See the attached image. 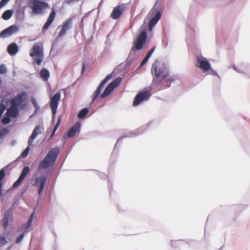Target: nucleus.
I'll use <instances>...</instances> for the list:
<instances>
[{
  "instance_id": "nucleus-14",
  "label": "nucleus",
  "mask_w": 250,
  "mask_h": 250,
  "mask_svg": "<svg viewBox=\"0 0 250 250\" xmlns=\"http://www.w3.org/2000/svg\"><path fill=\"white\" fill-rule=\"evenodd\" d=\"M19 28L18 26L15 25H11L8 28L3 30L0 33V38H6L12 35L18 31Z\"/></svg>"
},
{
  "instance_id": "nucleus-31",
  "label": "nucleus",
  "mask_w": 250,
  "mask_h": 250,
  "mask_svg": "<svg viewBox=\"0 0 250 250\" xmlns=\"http://www.w3.org/2000/svg\"><path fill=\"white\" fill-rule=\"evenodd\" d=\"M7 69L4 64L0 65V74H4L6 72Z\"/></svg>"
},
{
  "instance_id": "nucleus-40",
  "label": "nucleus",
  "mask_w": 250,
  "mask_h": 250,
  "mask_svg": "<svg viewBox=\"0 0 250 250\" xmlns=\"http://www.w3.org/2000/svg\"><path fill=\"white\" fill-rule=\"evenodd\" d=\"M32 103H33V105H34L35 107H36V106H37V103H36V101H35V100H34V101L32 102Z\"/></svg>"
},
{
  "instance_id": "nucleus-5",
  "label": "nucleus",
  "mask_w": 250,
  "mask_h": 250,
  "mask_svg": "<svg viewBox=\"0 0 250 250\" xmlns=\"http://www.w3.org/2000/svg\"><path fill=\"white\" fill-rule=\"evenodd\" d=\"M146 38V32L145 31H143L137 37L136 41L133 42L132 50L133 51L141 50L145 43Z\"/></svg>"
},
{
  "instance_id": "nucleus-13",
  "label": "nucleus",
  "mask_w": 250,
  "mask_h": 250,
  "mask_svg": "<svg viewBox=\"0 0 250 250\" xmlns=\"http://www.w3.org/2000/svg\"><path fill=\"white\" fill-rule=\"evenodd\" d=\"M112 76V74H108L107 75L105 78L101 82L100 84L99 85L98 87H97V89L95 91V92L93 94V97L92 98V102H94L95 100L100 95L101 90L104 87V85L105 83H106L111 78Z\"/></svg>"
},
{
  "instance_id": "nucleus-2",
  "label": "nucleus",
  "mask_w": 250,
  "mask_h": 250,
  "mask_svg": "<svg viewBox=\"0 0 250 250\" xmlns=\"http://www.w3.org/2000/svg\"><path fill=\"white\" fill-rule=\"evenodd\" d=\"M59 147L51 149L44 159L39 165V169H46L55 165L56 159L59 154Z\"/></svg>"
},
{
  "instance_id": "nucleus-3",
  "label": "nucleus",
  "mask_w": 250,
  "mask_h": 250,
  "mask_svg": "<svg viewBox=\"0 0 250 250\" xmlns=\"http://www.w3.org/2000/svg\"><path fill=\"white\" fill-rule=\"evenodd\" d=\"M29 6L33 15H42L45 10L48 8V4L44 1L32 0L30 2Z\"/></svg>"
},
{
  "instance_id": "nucleus-39",
  "label": "nucleus",
  "mask_w": 250,
  "mask_h": 250,
  "mask_svg": "<svg viewBox=\"0 0 250 250\" xmlns=\"http://www.w3.org/2000/svg\"><path fill=\"white\" fill-rule=\"evenodd\" d=\"M57 129H55V127H54L52 132L51 133L50 138H52L54 135L56 131L57 130Z\"/></svg>"
},
{
  "instance_id": "nucleus-29",
  "label": "nucleus",
  "mask_w": 250,
  "mask_h": 250,
  "mask_svg": "<svg viewBox=\"0 0 250 250\" xmlns=\"http://www.w3.org/2000/svg\"><path fill=\"white\" fill-rule=\"evenodd\" d=\"M30 146H28L21 153V156L22 157H26L28 154L29 151L30 150Z\"/></svg>"
},
{
  "instance_id": "nucleus-9",
  "label": "nucleus",
  "mask_w": 250,
  "mask_h": 250,
  "mask_svg": "<svg viewBox=\"0 0 250 250\" xmlns=\"http://www.w3.org/2000/svg\"><path fill=\"white\" fill-rule=\"evenodd\" d=\"M46 181V178L44 175L40 176L35 179L34 185L39 188L38 194L42 196L44 188Z\"/></svg>"
},
{
  "instance_id": "nucleus-11",
  "label": "nucleus",
  "mask_w": 250,
  "mask_h": 250,
  "mask_svg": "<svg viewBox=\"0 0 250 250\" xmlns=\"http://www.w3.org/2000/svg\"><path fill=\"white\" fill-rule=\"evenodd\" d=\"M26 99V93L25 92H21L17 94V95L13 98L10 101L11 105H13L18 107L21 105L22 103Z\"/></svg>"
},
{
  "instance_id": "nucleus-15",
  "label": "nucleus",
  "mask_w": 250,
  "mask_h": 250,
  "mask_svg": "<svg viewBox=\"0 0 250 250\" xmlns=\"http://www.w3.org/2000/svg\"><path fill=\"white\" fill-rule=\"evenodd\" d=\"M197 61V67L206 71L208 70L210 68V64L206 59L198 57Z\"/></svg>"
},
{
  "instance_id": "nucleus-37",
  "label": "nucleus",
  "mask_w": 250,
  "mask_h": 250,
  "mask_svg": "<svg viewBox=\"0 0 250 250\" xmlns=\"http://www.w3.org/2000/svg\"><path fill=\"white\" fill-rule=\"evenodd\" d=\"M155 50V47H153L152 48H151L147 53V54L146 55V56H147L148 57L150 58V57L151 56V55H152V54L153 53V52H154Z\"/></svg>"
},
{
  "instance_id": "nucleus-10",
  "label": "nucleus",
  "mask_w": 250,
  "mask_h": 250,
  "mask_svg": "<svg viewBox=\"0 0 250 250\" xmlns=\"http://www.w3.org/2000/svg\"><path fill=\"white\" fill-rule=\"evenodd\" d=\"M149 92L148 91H142L139 92L135 96L133 104L137 106L144 100H147L150 97Z\"/></svg>"
},
{
  "instance_id": "nucleus-8",
  "label": "nucleus",
  "mask_w": 250,
  "mask_h": 250,
  "mask_svg": "<svg viewBox=\"0 0 250 250\" xmlns=\"http://www.w3.org/2000/svg\"><path fill=\"white\" fill-rule=\"evenodd\" d=\"M61 99V93L60 92L56 93L51 98L50 106L52 111V120L54 121L55 114L56 113L58 104Z\"/></svg>"
},
{
  "instance_id": "nucleus-27",
  "label": "nucleus",
  "mask_w": 250,
  "mask_h": 250,
  "mask_svg": "<svg viewBox=\"0 0 250 250\" xmlns=\"http://www.w3.org/2000/svg\"><path fill=\"white\" fill-rule=\"evenodd\" d=\"M5 175V172L4 168H2L0 170V194L1 193V191H2V180L4 177Z\"/></svg>"
},
{
  "instance_id": "nucleus-41",
  "label": "nucleus",
  "mask_w": 250,
  "mask_h": 250,
  "mask_svg": "<svg viewBox=\"0 0 250 250\" xmlns=\"http://www.w3.org/2000/svg\"><path fill=\"white\" fill-rule=\"evenodd\" d=\"M84 69H85V64H84V63H83V67H82V72L84 71Z\"/></svg>"
},
{
  "instance_id": "nucleus-18",
  "label": "nucleus",
  "mask_w": 250,
  "mask_h": 250,
  "mask_svg": "<svg viewBox=\"0 0 250 250\" xmlns=\"http://www.w3.org/2000/svg\"><path fill=\"white\" fill-rule=\"evenodd\" d=\"M19 114V110L17 107L13 105H11L6 111V115L9 116L11 118L16 117Z\"/></svg>"
},
{
  "instance_id": "nucleus-22",
  "label": "nucleus",
  "mask_w": 250,
  "mask_h": 250,
  "mask_svg": "<svg viewBox=\"0 0 250 250\" xmlns=\"http://www.w3.org/2000/svg\"><path fill=\"white\" fill-rule=\"evenodd\" d=\"M161 17V12L158 11L156 13L154 17H153L150 21L148 26L149 28L153 27L159 21Z\"/></svg>"
},
{
  "instance_id": "nucleus-20",
  "label": "nucleus",
  "mask_w": 250,
  "mask_h": 250,
  "mask_svg": "<svg viewBox=\"0 0 250 250\" xmlns=\"http://www.w3.org/2000/svg\"><path fill=\"white\" fill-rule=\"evenodd\" d=\"M34 213L35 211L32 212L27 222L22 226L21 229L24 232L29 231V229L31 227L32 221L34 218Z\"/></svg>"
},
{
  "instance_id": "nucleus-21",
  "label": "nucleus",
  "mask_w": 250,
  "mask_h": 250,
  "mask_svg": "<svg viewBox=\"0 0 250 250\" xmlns=\"http://www.w3.org/2000/svg\"><path fill=\"white\" fill-rule=\"evenodd\" d=\"M7 50L10 55H14L18 52V47L16 43H12L8 45Z\"/></svg>"
},
{
  "instance_id": "nucleus-7",
  "label": "nucleus",
  "mask_w": 250,
  "mask_h": 250,
  "mask_svg": "<svg viewBox=\"0 0 250 250\" xmlns=\"http://www.w3.org/2000/svg\"><path fill=\"white\" fill-rule=\"evenodd\" d=\"M74 19V17L69 18L64 21L62 24L59 26L61 27V30L58 34V37H62L65 35L67 30L72 27L73 22Z\"/></svg>"
},
{
  "instance_id": "nucleus-19",
  "label": "nucleus",
  "mask_w": 250,
  "mask_h": 250,
  "mask_svg": "<svg viewBox=\"0 0 250 250\" xmlns=\"http://www.w3.org/2000/svg\"><path fill=\"white\" fill-rule=\"evenodd\" d=\"M80 128V123H76L69 130L67 134L68 137L70 138L73 137L77 132L79 131Z\"/></svg>"
},
{
  "instance_id": "nucleus-4",
  "label": "nucleus",
  "mask_w": 250,
  "mask_h": 250,
  "mask_svg": "<svg viewBox=\"0 0 250 250\" xmlns=\"http://www.w3.org/2000/svg\"><path fill=\"white\" fill-rule=\"evenodd\" d=\"M30 56L33 58L38 65H40L42 61L43 51L42 47L39 43H35L32 47L30 53Z\"/></svg>"
},
{
  "instance_id": "nucleus-32",
  "label": "nucleus",
  "mask_w": 250,
  "mask_h": 250,
  "mask_svg": "<svg viewBox=\"0 0 250 250\" xmlns=\"http://www.w3.org/2000/svg\"><path fill=\"white\" fill-rule=\"evenodd\" d=\"M23 180L22 179L19 177L18 180L14 183L13 186L14 187L18 186Z\"/></svg>"
},
{
  "instance_id": "nucleus-24",
  "label": "nucleus",
  "mask_w": 250,
  "mask_h": 250,
  "mask_svg": "<svg viewBox=\"0 0 250 250\" xmlns=\"http://www.w3.org/2000/svg\"><path fill=\"white\" fill-rule=\"evenodd\" d=\"M13 11L11 10L5 11L2 15V18L4 20H9L12 16Z\"/></svg>"
},
{
  "instance_id": "nucleus-36",
  "label": "nucleus",
  "mask_w": 250,
  "mask_h": 250,
  "mask_svg": "<svg viewBox=\"0 0 250 250\" xmlns=\"http://www.w3.org/2000/svg\"><path fill=\"white\" fill-rule=\"evenodd\" d=\"M61 117H59L58 119V120H57V123H56L55 126H54V127H55V129H57L58 128L59 126L61 124Z\"/></svg>"
},
{
  "instance_id": "nucleus-25",
  "label": "nucleus",
  "mask_w": 250,
  "mask_h": 250,
  "mask_svg": "<svg viewBox=\"0 0 250 250\" xmlns=\"http://www.w3.org/2000/svg\"><path fill=\"white\" fill-rule=\"evenodd\" d=\"M29 171L30 168L28 167L27 166L24 167L20 176V177L24 180L26 176H27V175L29 173Z\"/></svg>"
},
{
  "instance_id": "nucleus-12",
  "label": "nucleus",
  "mask_w": 250,
  "mask_h": 250,
  "mask_svg": "<svg viewBox=\"0 0 250 250\" xmlns=\"http://www.w3.org/2000/svg\"><path fill=\"white\" fill-rule=\"evenodd\" d=\"M125 4H122L114 7L111 13V18L113 20H117L120 18L125 10Z\"/></svg>"
},
{
  "instance_id": "nucleus-34",
  "label": "nucleus",
  "mask_w": 250,
  "mask_h": 250,
  "mask_svg": "<svg viewBox=\"0 0 250 250\" xmlns=\"http://www.w3.org/2000/svg\"><path fill=\"white\" fill-rule=\"evenodd\" d=\"M149 58V57H148L146 55V57H145V58L142 61V62L141 63V66H143L145 64H146L147 62L148 61Z\"/></svg>"
},
{
  "instance_id": "nucleus-30",
  "label": "nucleus",
  "mask_w": 250,
  "mask_h": 250,
  "mask_svg": "<svg viewBox=\"0 0 250 250\" xmlns=\"http://www.w3.org/2000/svg\"><path fill=\"white\" fill-rule=\"evenodd\" d=\"M7 242V240H6L5 237H3V236L0 237V246H2L6 245Z\"/></svg>"
},
{
  "instance_id": "nucleus-33",
  "label": "nucleus",
  "mask_w": 250,
  "mask_h": 250,
  "mask_svg": "<svg viewBox=\"0 0 250 250\" xmlns=\"http://www.w3.org/2000/svg\"><path fill=\"white\" fill-rule=\"evenodd\" d=\"M10 0H1L0 2V9L4 6Z\"/></svg>"
},
{
  "instance_id": "nucleus-38",
  "label": "nucleus",
  "mask_w": 250,
  "mask_h": 250,
  "mask_svg": "<svg viewBox=\"0 0 250 250\" xmlns=\"http://www.w3.org/2000/svg\"><path fill=\"white\" fill-rule=\"evenodd\" d=\"M8 218H6V217H5V218H4V226H5V228H6V227L7 226V225H8Z\"/></svg>"
},
{
  "instance_id": "nucleus-17",
  "label": "nucleus",
  "mask_w": 250,
  "mask_h": 250,
  "mask_svg": "<svg viewBox=\"0 0 250 250\" xmlns=\"http://www.w3.org/2000/svg\"><path fill=\"white\" fill-rule=\"evenodd\" d=\"M56 16V12L54 8L52 9V10L51 11V12L49 14V15L47 18V21L44 24V25L42 27V31H45L47 30L49 27L50 26V25L53 22Z\"/></svg>"
},
{
  "instance_id": "nucleus-23",
  "label": "nucleus",
  "mask_w": 250,
  "mask_h": 250,
  "mask_svg": "<svg viewBox=\"0 0 250 250\" xmlns=\"http://www.w3.org/2000/svg\"><path fill=\"white\" fill-rule=\"evenodd\" d=\"M40 76L43 81H47L50 76L49 72L47 69L42 68L40 72Z\"/></svg>"
},
{
  "instance_id": "nucleus-28",
  "label": "nucleus",
  "mask_w": 250,
  "mask_h": 250,
  "mask_svg": "<svg viewBox=\"0 0 250 250\" xmlns=\"http://www.w3.org/2000/svg\"><path fill=\"white\" fill-rule=\"evenodd\" d=\"M11 118V117H10L9 116L6 115V116L4 117L3 118V119L1 120V123L3 125H7V124H8L11 121V119H10Z\"/></svg>"
},
{
  "instance_id": "nucleus-16",
  "label": "nucleus",
  "mask_w": 250,
  "mask_h": 250,
  "mask_svg": "<svg viewBox=\"0 0 250 250\" xmlns=\"http://www.w3.org/2000/svg\"><path fill=\"white\" fill-rule=\"evenodd\" d=\"M43 128V127L41 125H38L35 126L28 139V144L29 146L32 145L33 140L36 138L38 135L42 133V130Z\"/></svg>"
},
{
  "instance_id": "nucleus-26",
  "label": "nucleus",
  "mask_w": 250,
  "mask_h": 250,
  "mask_svg": "<svg viewBox=\"0 0 250 250\" xmlns=\"http://www.w3.org/2000/svg\"><path fill=\"white\" fill-rule=\"evenodd\" d=\"M88 112V109L87 108L82 109L78 115V117L80 119L83 118Z\"/></svg>"
},
{
  "instance_id": "nucleus-1",
  "label": "nucleus",
  "mask_w": 250,
  "mask_h": 250,
  "mask_svg": "<svg viewBox=\"0 0 250 250\" xmlns=\"http://www.w3.org/2000/svg\"><path fill=\"white\" fill-rule=\"evenodd\" d=\"M151 73L153 77L151 85L153 87L159 86L169 75L168 69L166 65L158 60H155L153 63Z\"/></svg>"
},
{
  "instance_id": "nucleus-6",
  "label": "nucleus",
  "mask_w": 250,
  "mask_h": 250,
  "mask_svg": "<svg viewBox=\"0 0 250 250\" xmlns=\"http://www.w3.org/2000/svg\"><path fill=\"white\" fill-rule=\"evenodd\" d=\"M121 81V78L118 77L115 79L112 82L108 84V85L104 89L103 94L101 95V98H104L106 97L107 96H108L114 90V89L115 88H116L120 85Z\"/></svg>"
},
{
  "instance_id": "nucleus-35",
  "label": "nucleus",
  "mask_w": 250,
  "mask_h": 250,
  "mask_svg": "<svg viewBox=\"0 0 250 250\" xmlns=\"http://www.w3.org/2000/svg\"><path fill=\"white\" fill-rule=\"evenodd\" d=\"M23 237H24V234L23 233L21 234L20 235V236L17 238V239H16V243H20L22 240V239H23Z\"/></svg>"
}]
</instances>
